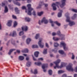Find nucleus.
I'll return each instance as SVG.
<instances>
[{
    "label": "nucleus",
    "mask_w": 77,
    "mask_h": 77,
    "mask_svg": "<svg viewBox=\"0 0 77 77\" xmlns=\"http://www.w3.org/2000/svg\"><path fill=\"white\" fill-rule=\"evenodd\" d=\"M60 60L58 59L56 61L54 62V63H55L56 65V66H54V69L62 68L64 67L66 65V63L63 62L61 63L60 66H59L58 64L60 63Z\"/></svg>",
    "instance_id": "1"
},
{
    "label": "nucleus",
    "mask_w": 77,
    "mask_h": 77,
    "mask_svg": "<svg viewBox=\"0 0 77 77\" xmlns=\"http://www.w3.org/2000/svg\"><path fill=\"white\" fill-rule=\"evenodd\" d=\"M69 13H67L65 14V16L66 17V22L69 23V25L70 27L72 26L75 24V22H74L70 20V17H69Z\"/></svg>",
    "instance_id": "2"
},
{
    "label": "nucleus",
    "mask_w": 77,
    "mask_h": 77,
    "mask_svg": "<svg viewBox=\"0 0 77 77\" xmlns=\"http://www.w3.org/2000/svg\"><path fill=\"white\" fill-rule=\"evenodd\" d=\"M57 34L61 38H58L56 37H53V39L54 41H59V40H64V39H65V35L61 34L60 31H57Z\"/></svg>",
    "instance_id": "3"
},
{
    "label": "nucleus",
    "mask_w": 77,
    "mask_h": 77,
    "mask_svg": "<svg viewBox=\"0 0 77 77\" xmlns=\"http://www.w3.org/2000/svg\"><path fill=\"white\" fill-rule=\"evenodd\" d=\"M27 6L28 8V15H32L31 12H32V11L33 10V9L31 7V4H30L28 5Z\"/></svg>",
    "instance_id": "4"
},
{
    "label": "nucleus",
    "mask_w": 77,
    "mask_h": 77,
    "mask_svg": "<svg viewBox=\"0 0 77 77\" xmlns=\"http://www.w3.org/2000/svg\"><path fill=\"white\" fill-rule=\"evenodd\" d=\"M72 64L71 63H69V65L66 67V68L67 70L69 71H73L74 70L73 68L72 67Z\"/></svg>",
    "instance_id": "5"
},
{
    "label": "nucleus",
    "mask_w": 77,
    "mask_h": 77,
    "mask_svg": "<svg viewBox=\"0 0 77 77\" xmlns=\"http://www.w3.org/2000/svg\"><path fill=\"white\" fill-rule=\"evenodd\" d=\"M49 21L50 23H51V26H52V27H54V23L56 24H57V26H60V23H58V22L57 21L55 22H53V21H52V20L50 19H49Z\"/></svg>",
    "instance_id": "6"
},
{
    "label": "nucleus",
    "mask_w": 77,
    "mask_h": 77,
    "mask_svg": "<svg viewBox=\"0 0 77 77\" xmlns=\"http://www.w3.org/2000/svg\"><path fill=\"white\" fill-rule=\"evenodd\" d=\"M43 22L45 24H47V23H48V20L46 19L45 17H44L43 19L41 21L40 20H39L38 24H39V25H41L42 23Z\"/></svg>",
    "instance_id": "7"
},
{
    "label": "nucleus",
    "mask_w": 77,
    "mask_h": 77,
    "mask_svg": "<svg viewBox=\"0 0 77 77\" xmlns=\"http://www.w3.org/2000/svg\"><path fill=\"white\" fill-rule=\"evenodd\" d=\"M60 5V2H56L55 3H53L52 5V6L53 7V10L54 11H55L56 10V6H58Z\"/></svg>",
    "instance_id": "8"
},
{
    "label": "nucleus",
    "mask_w": 77,
    "mask_h": 77,
    "mask_svg": "<svg viewBox=\"0 0 77 77\" xmlns=\"http://www.w3.org/2000/svg\"><path fill=\"white\" fill-rule=\"evenodd\" d=\"M45 5V7H47L48 6V4H44V2H43V1L42 2H40V4L38 6L37 8V9H39V8H41V6H42V5Z\"/></svg>",
    "instance_id": "9"
},
{
    "label": "nucleus",
    "mask_w": 77,
    "mask_h": 77,
    "mask_svg": "<svg viewBox=\"0 0 77 77\" xmlns=\"http://www.w3.org/2000/svg\"><path fill=\"white\" fill-rule=\"evenodd\" d=\"M61 45H62L63 47V49L65 50V51H66L68 50V47H66V44L65 42H63L61 43Z\"/></svg>",
    "instance_id": "10"
},
{
    "label": "nucleus",
    "mask_w": 77,
    "mask_h": 77,
    "mask_svg": "<svg viewBox=\"0 0 77 77\" xmlns=\"http://www.w3.org/2000/svg\"><path fill=\"white\" fill-rule=\"evenodd\" d=\"M42 42V39L41 38L39 39V41L38 42V44L40 47V48H43L44 47V43H43L41 42Z\"/></svg>",
    "instance_id": "11"
},
{
    "label": "nucleus",
    "mask_w": 77,
    "mask_h": 77,
    "mask_svg": "<svg viewBox=\"0 0 77 77\" xmlns=\"http://www.w3.org/2000/svg\"><path fill=\"white\" fill-rule=\"evenodd\" d=\"M9 35L13 36V37L16 36H17V33L16 32V31H14L12 32H11Z\"/></svg>",
    "instance_id": "12"
},
{
    "label": "nucleus",
    "mask_w": 77,
    "mask_h": 77,
    "mask_svg": "<svg viewBox=\"0 0 77 77\" xmlns=\"http://www.w3.org/2000/svg\"><path fill=\"white\" fill-rule=\"evenodd\" d=\"M65 2H66V0H61L62 4L60 5L61 8H63L65 5Z\"/></svg>",
    "instance_id": "13"
},
{
    "label": "nucleus",
    "mask_w": 77,
    "mask_h": 77,
    "mask_svg": "<svg viewBox=\"0 0 77 77\" xmlns=\"http://www.w3.org/2000/svg\"><path fill=\"white\" fill-rule=\"evenodd\" d=\"M48 66V64H43V65H42V69H43V71L44 72H46V70L45 69V68H47Z\"/></svg>",
    "instance_id": "14"
},
{
    "label": "nucleus",
    "mask_w": 77,
    "mask_h": 77,
    "mask_svg": "<svg viewBox=\"0 0 77 77\" xmlns=\"http://www.w3.org/2000/svg\"><path fill=\"white\" fill-rule=\"evenodd\" d=\"M22 29L23 31H27L28 29V28L27 26H24L22 27Z\"/></svg>",
    "instance_id": "15"
},
{
    "label": "nucleus",
    "mask_w": 77,
    "mask_h": 77,
    "mask_svg": "<svg viewBox=\"0 0 77 77\" xmlns=\"http://www.w3.org/2000/svg\"><path fill=\"white\" fill-rule=\"evenodd\" d=\"M9 42H11V43L13 45H15V42L14 39H11V40H10L8 42V43L7 44V45H8V44H9Z\"/></svg>",
    "instance_id": "16"
},
{
    "label": "nucleus",
    "mask_w": 77,
    "mask_h": 77,
    "mask_svg": "<svg viewBox=\"0 0 77 77\" xmlns=\"http://www.w3.org/2000/svg\"><path fill=\"white\" fill-rule=\"evenodd\" d=\"M12 21L11 20H9L8 21V23H7V25L8 26L10 27L12 25Z\"/></svg>",
    "instance_id": "17"
},
{
    "label": "nucleus",
    "mask_w": 77,
    "mask_h": 77,
    "mask_svg": "<svg viewBox=\"0 0 77 77\" xmlns=\"http://www.w3.org/2000/svg\"><path fill=\"white\" fill-rule=\"evenodd\" d=\"M28 51L29 50H28L27 49H25L22 51V53H28Z\"/></svg>",
    "instance_id": "18"
},
{
    "label": "nucleus",
    "mask_w": 77,
    "mask_h": 77,
    "mask_svg": "<svg viewBox=\"0 0 77 77\" xmlns=\"http://www.w3.org/2000/svg\"><path fill=\"white\" fill-rule=\"evenodd\" d=\"M31 41V39L30 38H28L26 40V43L27 44H29L30 42Z\"/></svg>",
    "instance_id": "19"
},
{
    "label": "nucleus",
    "mask_w": 77,
    "mask_h": 77,
    "mask_svg": "<svg viewBox=\"0 0 77 77\" xmlns=\"http://www.w3.org/2000/svg\"><path fill=\"white\" fill-rule=\"evenodd\" d=\"M76 18H77V14H74L73 16L72 17V20H74V19H75Z\"/></svg>",
    "instance_id": "20"
},
{
    "label": "nucleus",
    "mask_w": 77,
    "mask_h": 77,
    "mask_svg": "<svg viewBox=\"0 0 77 77\" xmlns=\"http://www.w3.org/2000/svg\"><path fill=\"white\" fill-rule=\"evenodd\" d=\"M38 54H39L38 52L36 51L34 53L35 56L36 57H38Z\"/></svg>",
    "instance_id": "21"
},
{
    "label": "nucleus",
    "mask_w": 77,
    "mask_h": 77,
    "mask_svg": "<svg viewBox=\"0 0 77 77\" xmlns=\"http://www.w3.org/2000/svg\"><path fill=\"white\" fill-rule=\"evenodd\" d=\"M60 12L58 14V16L59 17H61L62 16V10L60 11Z\"/></svg>",
    "instance_id": "22"
},
{
    "label": "nucleus",
    "mask_w": 77,
    "mask_h": 77,
    "mask_svg": "<svg viewBox=\"0 0 77 77\" xmlns=\"http://www.w3.org/2000/svg\"><path fill=\"white\" fill-rule=\"evenodd\" d=\"M15 11L16 12V13L17 14H19V13L20 12V11L18 10V8H15Z\"/></svg>",
    "instance_id": "23"
},
{
    "label": "nucleus",
    "mask_w": 77,
    "mask_h": 77,
    "mask_svg": "<svg viewBox=\"0 0 77 77\" xmlns=\"http://www.w3.org/2000/svg\"><path fill=\"white\" fill-rule=\"evenodd\" d=\"M35 64L38 66H41V65H42V63H41V62H35Z\"/></svg>",
    "instance_id": "24"
},
{
    "label": "nucleus",
    "mask_w": 77,
    "mask_h": 77,
    "mask_svg": "<svg viewBox=\"0 0 77 77\" xmlns=\"http://www.w3.org/2000/svg\"><path fill=\"white\" fill-rule=\"evenodd\" d=\"M8 12V7H7V6H5V7L4 12L5 13H6V12Z\"/></svg>",
    "instance_id": "25"
},
{
    "label": "nucleus",
    "mask_w": 77,
    "mask_h": 77,
    "mask_svg": "<svg viewBox=\"0 0 77 77\" xmlns=\"http://www.w3.org/2000/svg\"><path fill=\"white\" fill-rule=\"evenodd\" d=\"M15 49H11L10 50V51L8 53V54L9 55H10V54H11V53H12V51H15Z\"/></svg>",
    "instance_id": "26"
},
{
    "label": "nucleus",
    "mask_w": 77,
    "mask_h": 77,
    "mask_svg": "<svg viewBox=\"0 0 77 77\" xmlns=\"http://www.w3.org/2000/svg\"><path fill=\"white\" fill-rule=\"evenodd\" d=\"M24 59V58L23 56H20L19 57V59L20 60H23Z\"/></svg>",
    "instance_id": "27"
},
{
    "label": "nucleus",
    "mask_w": 77,
    "mask_h": 77,
    "mask_svg": "<svg viewBox=\"0 0 77 77\" xmlns=\"http://www.w3.org/2000/svg\"><path fill=\"white\" fill-rule=\"evenodd\" d=\"M13 2L14 3V4H15V5H17V6H20V3L18 2L15 3V1L14 0H13Z\"/></svg>",
    "instance_id": "28"
},
{
    "label": "nucleus",
    "mask_w": 77,
    "mask_h": 77,
    "mask_svg": "<svg viewBox=\"0 0 77 77\" xmlns=\"http://www.w3.org/2000/svg\"><path fill=\"white\" fill-rule=\"evenodd\" d=\"M54 47H57L59 46V44L57 42H55L54 43Z\"/></svg>",
    "instance_id": "29"
},
{
    "label": "nucleus",
    "mask_w": 77,
    "mask_h": 77,
    "mask_svg": "<svg viewBox=\"0 0 77 77\" xmlns=\"http://www.w3.org/2000/svg\"><path fill=\"white\" fill-rule=\"evenodd\" d=\"M47 49H45L43 52V54H45L47 53Z\"/></svg>",
    "instance_id": "30"
},
{
    "label": "nucleus",
    "mask_w": 77,
    "mask_h": 77,
    "mask_svg": "<svg viewBox=\"0 0 77 77\" xmlns=\"http://www.w3.org/2000/svg\"><path fill=\"white\" fill-rule=\"evenodd\" d=\"M31 62H28L27 63L26 66L29 67L31 65Z\"/></svg>",
    "instance_id": "31"
},
{
    "label": "nucleus",
    "mask_w": 77,
    "mask_h": 77,
    "mask_svg": "<svg viewBox=\"0 0 77 77\" xmlns=\"http://www.w3.org/2000/svg\"><path fill=\"white\" fill-rule=\"evenodd\" d=\"M44 12L43 11H42L40 12H38V16H41L43 14Z\"/></svg>",
    "instance_id": "32"
},
{
    "label": "nucleus",
    "mask_w": 77,
    "mask_h": 77,
    "mask_svg": "<svg viewBox=\"0 0 77 77\" xmlns=\"http://www.w3.org/2000/svg\"><path fill=\"white\" fill-rule=\"evenodd\" d=\"M25 20H26V21H27V22H29V21H30V19L29 17H26Z\"/></svg>",
    "instance_id": "33"
},
{
    "label": "nucleus",
    "mask_w": 77,
    "mask_h": 77,
    "mask_svg": "<svg viewBox=\"0 0 77 77\" xmlns=\"http://www.w3.org/2000/svg\"><path fill=\"white\" fill-rule=\"evenodd\" d=\"M32 47L33 48H38V46L36 45H33L32 46Z\"/></svg>",
    "instance_id": "34"
},
{
    "label": "nucleus",
    "mask_w": 77,
    "mask_h": 77,
    "mask_svg": "<svg viewBox=\"0 0 77 77\" xmlns=\"http://www.w3.org/2000/svg\"><path fill=\"white\" fill-rule=\"evenodd\" d=\"M59 52L60 54H64V51H63V50H59Z\"/></svg>",
    "instance_id": "35"
},
{
    "label": "nucleus",
    "mask_w": 77,
    "mask_h": 77,
    "mask_svg": "<svg viewBox=\"0 0 77 77\" xmlns=\"http://www.w3.org/2000/svg\"><path fill=\"white\" fill-rule=\"evenodd\" d=\"M39 34H37L36 35V36L35 37V38L36 39H38V38H39Z\"/></svg>",
    "instance_id": "36"
},
{
    "label": "nucleus",
    "mask_w": 77,
    "mask_h": 77,
    "mask_svg": "<svg viewBox=\"0 0 77 77\" xmlns=\"http://www.w3.org/2000/svg\"><path fill=\"white\" fill-rule=\"evenodd\" d=\"M71 11H72L73 12H77V10L75 9H71Z\"/></svg>",
    "instance_id": "37"
},
{
    "label": "nucleus",
    "mask_w": 77,
    "mask_h": 77,
    "mask_svg": "<svg viewBox=\"0 0 77 77\" xmlns=\"http://www.w3.org/2000/svg\"><path fill=\"white\" fill-rule=\"evenodd\" d=\"M63 72H64V71L62 70H59L58 71L59 74H60L61 73H63Z\"/></svg>",
    "instance_id": "38"
},
{
    "label": "nucleus",
    "mask_w": 77,
    "mask_h": 77,
    "mask_svg": "<svg viewBox=\"0 0 77 77\" xmlns=\"http://www.w3.org/2000/svg\"><path fill=\"white\" fill-rule=\"evenodd\" d=\"M17 26V22L16 21H15L14 23V27H15Z\"/></svg>",
    "instance_id": "39"
},
{
    "label": "nucleus",
    "mask_w": 77,
    "mask_h": 77,
    "mask_svg": "<svg viewBox=\"0 0 77 77\" xmlns=\"http://www.w3.org/2000/svg\"><path fill=\"white\" fill-rule=\"evenodd\" d=\"M24 34V32L23 31H21L19 32V35L20 36H21V35H23Z\"/></svg>",
    "instance_id": "40"
},
{
    "label": "nucleus",
    "mask_w": 77,
    "mask_h": 77,
    "mask_svg": "<svg viewBox=\"0 0 77 77\" xmlns=\"http://www.w3.org/2000/svg\"><path fill=\"white\" fill-rule=\"evenodd\" d=\"M48 73L49 75H51L52 74V70H50L48 71Z\"/></svg>",
    "instance_id": "41"
},
{
    "label": "nucleus",
    "mask_w": 77,
    "mask_h": 77,
    "mask_svg": "<svg viewBox=\"0 0 77 77\" xmlns=\"http://www.w3.org/2000/svg\"><path fill=\"white\" fill-rule=\"evenodd\" d=\"M22 9H26L25 12H27V9H26V7H25L24 6H23L22 7Z\"/></svg>",
    "instance_id": "42"
},
{
    "label": "nucleus",
    "mask_w": 77,
    "mask_h": 77,
    "mask_svg": "<svg viewBox=\"0 0 77 77\" xmlns=\"http://www.w3.org/2000/svg\"><path fill=\"white\" fill-rule=\"evenodd\" d=\"M37 72H37V70L36 69H35L34 70V74H37Z\"/></svg>",
    "instance_id": "43"
},
{
    "label": "nucleus",
    "mask_w": 77,
    "mask_h": 77,
    "mask_svg": "<svg viewBox=\"0 0 77 77\" xmlns=\"http://www.w3.org/2000/svg\"><path fill=\"white\" fill-rule=\"evenodd\" d=\"M33 15H34L35 16V15H36V12L35 11H33V12L32 13Z\"/></svg>",
    "instance_id": "44"
},
{
    "label": "nucleus",
    "mask_w": 77,
    "mask_h": 77,
    "mask_svg": "<svg viewBox=\"0 0 77 77\" xmlns=\"http://www.w3.org/2000/svg\"><path fill=\"white\" fill-rule=\"evenodd\" d=\"M72 59H74L75 56L74 55V54H72Z\"/></svg>",
    "instance_id": "45"
},
{
    "label": "nucleus",
    "mask_w": 77,
    "mask_h": 77,
    "mask_svg": "<svg viewBox=\"0 0 77 77\" xmlns=\"http://www.w3.org/2000/svg\"><path fill=\"white\" fill-rule=\"evenodd\" d=\"M62 77H67V76L66 74H64L62 75Z\"/></svg>",
    "instance_id": "46"
},
{
    "label": "nucleus",
    "mask_w": 77,
    "mask_h": 77,
    "mask_svg": "<svg viewBox=\"0 0 77 77\" xmlns=\"http://www.w3.org/2000/svg\"><path fill=\"white\" fill-rule=\"evenodd\" d=\"M52 51H54L55 53H56V52H57V50H56V49H52Z\"/></svg>",
    "instance_id": "47"
},
{
    "label": "nucleus",
    "mask_w": 77,
    "mask_h": 77,
    "mask_svg": "<svg viewBox=\"0 0 77 77\" xmlns=\"http://www.w3.org/2000/svg\"><path fill=\"white\" fill-rule=\"evenodd\" d=\"M45 45L46 47H47L48 48V47H49V46H48V45L47 43H46L45 44Z\"/></svg>",
    "instance_id": "48"
},
{
    "label": "nucleus",
    "mask_w": 77,
    "mask_h": 77,
    "mask_svg": "<svg viewBox=\"0 0 77 77\" xmlns=\"http://www.w3.org/2000/svg\"><path fill=\"white\" fill-rule=\"evenodd\" d=\"M12 17L13 18H14V19H16L17 18L16 16H15L14 15H12Z\"/></svg>",
    "instance_id": "49"
},
{
    "label": "nucleus",
    "mask_w": 77,
    "mask_h": 77,
    "mask_svg": "<svg viewBox=\"0 0 77 77\" xmlns=\"http://www.w3.org/2000/svg\"><path fill=\"white\" fill-rule=\"evenodd\" d=\"M32 0H27V2L28 3H30L32 2Z\"/></svg>",
    "instance_id": "50"
},
{
    "label": "nucleus",
    "mask_w": 77,
    "mask_h": 77,
    "mask_svg": "<svg viewBox=\"0 0 77 77\" xmlns=\"http://www.w3.org/2000/svg\"><path fill=\"white\" fill-rule=\"evenodd\" d=\"M2 6L3 7V6H5V3H2Z\"/></svg>",
    "instance_id": "51"
},
{
    "label": "nucleus",
    "mask_w": 77,
    "mask_h": 77,
    "mask_svg": "<svg viewBox=\"0 0 77 77\" xmlns=\"http://www.w3.org/2000/svg\"><path fill=\"white\" fill-rule=\"evenodd\" d=\"M32 56L33 58V60H36V59H35L34 57H33V55H32Z\"/></svg>",
    "instance_id": "52"
},
{
    "label": "nucleus",
    "mask_w": 77,
    "mask_h": 77,
    "mask_svg": "<svg viewBox=\"0 0 77 77\" xmlns=\"http://www.w3.org/2000/svg\"><path fill=\"white\" fill-rule=\"evenodd\" d=\"M56 33H55V32H53L52 33V35H53V36H55V35H56Z\"/></svg>",
    "instance_id": "53"
},
{
    "label": "nucleus",
    "mask_w": 77,
    "mask_h": 77,
    "mask_svg": "<svg viewBox=\"0 0 77 77\" xmlns=\"http://www.w3.org/2000/svg\"><path fill=\"white\" fill-rule=\"evenodd\" d=\"M17 51L18 53H20V50H17Z\"/></svg>",
    "instance_id": "54"
},
{
    "label": "nucleus",
    "mask_w": 77,
    "mask_h": 77,
    "mask_svg": "<svg viewBox=\"0 0 77 77\" xmlns=\"http://www.w3.org/2000/svg\"><path fill=\"white\" fill-rule=\"evenodd\" d=\"M38 60H43V58H40L38 59Z\"/></svg>",
    "instance_id": "55"
},
{
    "label": "nucleus",
    "mask_w": 77,
    "mask_h": 77,
    "mask_svg": "<svg viewBox=\"0 0 77 77\" xmlns=\"http://www.w3.org/2000/svg\"><path fill=\"white\" fill-rule=\"evenodd\" d=\"M26 38V36L24 35L22 36L23 39H24V38Z\"/></svg>",
    "instance_id": "56"
},
{
    "label": "nucleus",
    "mask_w": 77,
    "mask_h": 77,
    "mask_svg": "<svg viewBox=\"0 0 77 77\" xmlns=\"http://www.w3.org/2000/svg\"><path fill=\"white\" fill-rule=\"evenodd\" d=\"M75 71L76 72H77V66L75 68Z\"/></svg>",
    "instance_id": "57"
},
{
    "label": "nucleus",
    "mask_w": 77,
    "mask_h": 77,
    "mask_svg": "<svg viewBox=\"0 0 77 77\" xmlns=\"http://www.w3.org/2000/svg\"><path fill=\"white\" fill-rule=\"evenodd\" d=\"M2 29V25L1 24V23H0V30Z\"/></svg>",
    "instance_id": "58"
},
{
    "label": "nucleus",
    "mask_w": 77,
    "mask_h": 77,
    "mask_svg": "<svg viewBox=\"0 0 77 77\" xmlns=\"http://www.w3.org/2000/svg\"><path fill=\"white\" fill-rule=\"evenodd\" d=\"M50 65L51 66H52L53 65V63H51L50 64Z\"/></svg>",
    "instance_id": "59"
},
{
    "label": "nucleus",
    "mask_w": 77,
    "mask_h": 77,
    "mask_svg": "<svg viewBox=\"0 0 77 77\" xmlns=\"http://www.w3.org/2000/svg\"><path fill=\"white\" fill-rule=\"evenodd\" d=\"M77 74H75L74 75V77H77Z\"/></svg>",
    "instance_id": "60"
},
{
    "label": "nucleus",
    "mask_w": 77,
    "mask_h": 77,
    "mask_svg": "<svg viewBox=\"0 0 77 77\" xmlns=\"http://www.w3.org/2000/svg\"><path fill=\"white\" fill-rule=\"evenodd\" d=\"M26 60H28L29 59V57H26Z\"/></svg>",
    "instance_id": "61"
},
{
    "label": "nucleus",
    "mask_w": 77,
    "mask_h": 77,
    "mask_svg": "<svg viewBox=\"0 0 77 77\" xmlns=\"http://www.w3.org/2000/svg\"><path fill=\"white\" fill-rule=\"evenodd\" d=\"M50 57H53V54H51L50 55Z\"/></svg>",
    "instance_id": "62"
},
{
    "label": "nucleus",
    "mask_w": 77,
    "mask_h": 77,
    "mask_svg": "<svg viewBox=\"0 0 77 77\" xmlns=\"http://www.w3.org/2000/svg\"><path fill=\"white\" fill-rule=\"evenodd\" d=\"M2 48H3V47H1L0 49V51H2Z\"/></svg>",
    "instance_id": "63"
},
{
    "label": "nucleus",
    "mask_w": 77,
    "mask_h": 77,
    "mask_svg": "<svg viewBox=\"0 0 77 77\" xmlns=\"http://www.w3.org/2000/svg\"><path fill=\"white\" fill-rule=\"evenodd\" d=\"M23 55L24 56H27V54H23Z\"/></svg>",
    "instance_id": "64"
}]
</instances>
